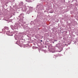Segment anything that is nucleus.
Instances as JSON below:
<instances>
[{
  "mask_svg": "<svg viewBox=\"0 0 78 78\" xmlns=\"http://www.w3.org/2000/svg\"><path fill=\"white\" fill-rule=\"evenodd\" d=\"M55 41H56V40H55Z\"/></svg>",
  "mask_w": 78,
  "mask_h": 78,
  "instance_id": "2",
  "label": "nucleus"
},
{
  "mask_svg": "<svg viewBox=\"0 0 78 78\" xmlns=\"http://www.w3.org/2000/svg\"><path fill=\"white\" fill-rule=\"evenodd\" d=\"M41 42H42V40H41Z\"/></svg>",
  "mask_w": 78,
  "mask_h": 78,
  "instance_id": "1",
  "label": "nucleus"
}]
</instances>
